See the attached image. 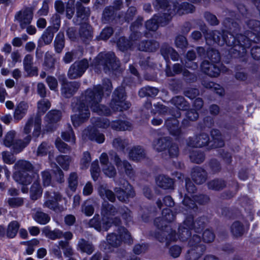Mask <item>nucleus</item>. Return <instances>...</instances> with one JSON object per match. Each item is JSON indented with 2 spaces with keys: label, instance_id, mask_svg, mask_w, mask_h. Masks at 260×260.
<instances>
[{
  "label": "nucleus",
  "instance_id": "obj_1",
  "mask_svg": "<svg viewBox=\"0 0 260 260\" xmlns=\"http://www.w3.org/2000/svg\"><path fill=\"white\" fill-rule=\"evenodd\" d=\"M104 89L109 92L112 89L111 83L108 79L103 80V86L97 85L88 88L79 99H73L72 107L75 114L71 117V119L74 126H79L88 119L90 115L89 106L92 111L100 115L111 114L110 109L100 104L103 99Z\"/></svg>",
  "mask_w": 260,
  "mask_h": 260
},
{
  "label": "nucleus",
  "instance_id": "obj_2",
  "mask_svg": "<svg viewBox=\"0 0 260 260\" xmlns=\"http://www.w3.org/2000/svg\"><path fill=\"white\" fill-rule=\"evenodd\" d=\"M154 7L160 11L159 15H155L153 17L146 22V28L151 31H155L158 27V24L165 25L171 20L175 14L179 15L192 13L194 7L187 3L181 4L167 0H155L153 4Z\"/></svg>",
  "mask_w": 260,
  "mask_h": 260
},
{
  "label": "nucleus",
  "instance_id": "obj_3",
  "mask_svg": "<svg viewBox=\"0 0 260 260\" xmlns=\"http://www.w3.org/2000/svg\"><path fill=\"white\" fill-rule=\"evenodd\" d=\"M92 67L95 72L103 70L105 73L111 70H116L119 67V61L116 60L113 52L100 53L94 59Z\"/></svg>",
  "mask_w": 260,
  "mask_h": 260
},
{
  "label": "nucleus",
  "instance_id": "obj_4",
  "mask_svg": "<svg viewBox=\"0 0 260 260\" xmlns=\"http://www.w3.org/2000/svg\"><path fill=\"white\" fill-rule=\"evenodd\" d=\"M142 18L138 17L137 20L132 25L131 27L132 34L130 36L129 40L123 37L119 39L117 43V46L121 51H124L137 44V42L141 37V34L138 31V29L142 27Z\"/></svg>",
  "mask_w": 260,
  "mask_h": 260
},
{
  "label": "nucleus",
  "instance_id": "obj_5",
  "mask_svg": "<svg viewBox=\"0 0 260 260\" xmlns=\"http://www.w3.org/2000/svg\"><path fill=\"white\" fill-rule=\"evenodd\" d=\"M175 219V215L172 211L168 208L164 209L162 212V217L157 218L154 220V224L156 227L160 231L155 234V237L159 235L160 237H165L170 233L171 229L169 223L173 221Z\"/></svg>",
  "mask_w": 260,
  "mask_h": 260
},
{
  "label": "nucleus",
  "instance_id": "obj_6",
  "mask_svg": "<svg viewBox=\"0 0 260 260\" xmlns=\"http://www.w3.org/2000/svg\"><path fill=\"white\" fill-rule=\"evenodd\" d=\"M201 242V238L197 234H194L189 239V249L185 255V260H198L201 257L204 249V246Z\"/></svg>",
  "mask_w": 260,
  "mask_h": 260
},
{
  "label": "nucleus",
  "instance_id": "obj_7",
  "mask_svg": "<svg viewBox=\"0 0 260 260\" xmlns=\"http://www.w3.org/2000/svg\"><path fill=\"white\" fill-rule=\"evenodd\" d=\"M117 213V211L112 205L108 203L103 205L102 211L103 216L102 227L105 231H107L112 224L118 225L120 222L119 218L113 217Z\"/></svg>",
  "mask_w": 260,
  "mask_h": 260
},
{
  "label": "nucleus",
  "instance_id": "obj_8",
  "mask_svg": "<svg viewBox=\"0 0 260 260\" xmlns=\"http://www.w3.org/2000/svg\"><path fill=\"white\" fill-rule=\"evenodd\" d=\"M130 106V103L125 101V92L123 87L116 88L110 104V108L113 111H123L128 109Z\"/></svg>",
  "mask_w": 260,
  "mask_h": 260
},
{
  "label": "nucleus",
  "instance_id": "obj_9",
  "mask_svg": "<svg viewBox=\"0 0 260 260\" xmlns=\"http://www.w3.org/2000/svg\"><path fill=\"white\" fill-rule=\"evenodd\" d=\"M118 233L119 237L114 233L109 234L107 236V241L110 246L112 247H117L121 245L122 241L129 244L132 243L131 235L125 228H118Z\"/></svg>",
  "mask_w": 260,
  "mask_h": 260
},
{
  "label": "nucleus",
  "instance_id": "obj_10",
  "mask_svg": "<svg viewBox=\"0 0 260 260\" xmlns=\"http://www.w3.org/2000/svg\"><path fill=\"white\" fill-rule=\"evenodd\" d=\"M190 229H191V228H189L183 223L182 225L179 228V235H176L175 232L172 230V229H170V233L167 236L160 237L158 235L156 236V239L160 242L166 241L167 245L169 242L176 241L178 239L184 241L188 239L191 235V233L189 231Z\"/></svg>",
  "mask_w": 260,
  "mask_h": 260
},
{
  "label": "nucleus",
  "instance_id": "obj_11",
  "mask_svg": "<svg viewBox=\"0 0 260 260\" xmlns=\"http://www.w3.org/2000/svg\"><path fill=\"white\" fill-rule=\"evenodd\" d=\"M196 190V187L191 181V180L187 178L185 179V190L181 191V196H184V199L183 201V205L185 207V210L189 209L193 210L197 208V205L193 200L191 199L194 197L192 194Z\"/></svg>",
  "mask_w": 260,
  "mask_h": 260
},
{
  "label": "nucleus",
  "instance_id": "obj_12",
  "mask_svg": "<svg viewBox=\"0 0 260 260\" xmlns=\"http://www.w3.org/2000/svg\"><path fill=\"white\" fill-rule=\"evenodd\" d=\"M44 208H47L54 211H60L58 202L62 199L61 195L58 192L46 191L44 193Z\"/></svg>",
  "mask_w": 260,
  "mask_h": 260
},
{
  "label": "nucleus",
  "instance_id": "obj_13",
  "mask_svg": "<svg viewBox=\"0 0 260 260\" xmlns=\"http://www.w3.org/2000/svg\"><path fill=\"white\" fill-rule=\"evenodd\" d=\"M89 67L87 59L75 62L70 68L68 76L70 79H74L80 77Z\"/></svg>",
  "mask_w": 260,
  "mask_h": 260
},
{
  "label": "nucleus",
  "instance_id": "obj_14",
  "mask_svg": "<svg viewBox=\"0 0 260 260\" xmlns=\"http://www.w3.org/2000/svg\"><path fill=\"white\" fill-rule=\"evenodd\" d=\"M33 18V11L31 8H27L17 12L15 19L18 21L22 29H24L29 24Z\"/></svg>",
  "mask_w": 260,
  "mask_h": 260
},
{
  "label": "nucleus",
  "instance_id": "obj_15",
  "mask_svg": "<svg viewBox=\"0 0 260 260\" xmlns=\"http://www.w3.org/2000/svg\"><path fill=\"white\" fill-rule=\"evenodd\" d=\"M114 161L118 171H124L125 174L130 178L135 177V171L127 160H122L119 156L116 154L114 156Z\"/></svg>",
  "mask_w": 260,
  "mask_h": 260
},
{
  "label": "nucleus",
  "instance_id": "obj_16",
  "mask_svg": "<svg viewBox=\"0 0 260 260\" xmlns=\"http://www.w3.org/2000/svg\"><path fill=\"white\" fill-rule=\"evenodd\" d=\"M207 44L213 45L215 43L223 46L226 43V37L218 31H210L205 35Z\"/></svg>",
  "mask_w": 260,
  "mask_h": 260
},
{
  "label": "nucleus",
  "instance_id": "obj_17",
  "mask_svg": "<svg viewBox=\"0 0 260 260\" xmlns=\"http://www.w3.org/2000/svg\"><path fill=\"white\" fill-rule=\"evenodd\" d=\"M206 221L207 219L205 217H200L193 220L192 216H189L186 218L184 224L195 232L199 233L204 228Z\"/></svg>",
  "mask_w": 260,
  "mask_h": 260
},
{
  "label": "nucleus",
  "instance_id": "obj_18",
  "mask_svg": "<svg viewBox=\"0 0 260 260\" xmlns=\"http://www.w3.org/2000/svg\"><path fill=\"white\" fill-rule=\"evenodd\" d=\"M80 83L77 82H68L66 79L62 81L61 92L65 98H70L77 91Z\"/></svg>",
  "mask_w": 260,
  "mask_h": 260
},
{
  "label": "nucleus",
  "instance_id": "obj_19",
  "mask_svg": "<svg viewBox=\"0 0 260 260\" xmlns=\"http://www.w3.org/2000/svg\"><path fill=\"white\" fill-rule=\"evenodd\" d=\"M181 115L180 112L175 115V118L168 119L166 121V125L170 134L174 136L178 137L181 134V130L179 127V121L176 118L179 117Z\"/></svg>",
  "mask_w": 260,
  "mask_h": 260
},
{
  "label": "nucleus",
  "instance_id": "obj_20",
  "mask_svg": "<svg viewBox=\"0 0 260 260\" xmlns=\"http://www.w3.org/2000/svg\"><path fill=\"white\" fill-rule=\"evenodd\" d=\"M114 191L117 198L121 202H125L129 197H133L135 196L133 187L127 182H126L124 189L115 188Z\"/></svg>",
  "mask_w": 260,
  "mask_h": 260
},
{
  "label": "nucleus",
  "instance_id": "obj_21",
  "mask_svg": "<svg viewBox=\"0 0 260 260\" xmlns=\"http://www.w3.org/2000/svg\"><path fill=\"white\" fill-rule=\"evenodd\" d=\"M83 137L85 139L95 141L99 143H102L105 141V136L98 132L94 128H87L83 132Z\"/></svg>",
  "mask_w": 260,
  "mask_h": 260
},
{
  "label": "nucleus",
  "instance_id": "obj_22",
  "mask_svg": "<svg viewBox=\"0 0 260 260\" xmlns=\"http://www.w3.org/2000/svg\"><path fill=\"white\" fill-rule=\"evenodd\" d=\"M202 71L211 77H217L220 73V69L216 64L205 60L201 64Z\"/></svg>",
  "mask_w": 260,
  "mask_h": 260
},
{
  "label": "nucleus",
  "instance_id": "obj_23",
  "mask_svg": "<svg viewBox=\"0 0 260 260\" xmlns=\"http://www.w3.org/2000/svg\"><path fill=\"white\" fill-rule=\"evenodd\" d=\"M209 141V136L206 133H202L190 139L188 145L192 147H202L206 146Z\"/></svg>",
  "mask_w": 260,
  "mask_h": 260
},
{
  "label": "nucleus",
  "instance_id": "obj_24",
  "mask_svg": "<svg viewBox=\"0 0 260 260\" xmlns=\"http://www.w3.org/2000/svg\"><path fill=\"white\" fill-rule=\"evenodd\" d=\"M191 178L195 183L201 184L206 181L207 173L203 169L197 167L192 169Z\"/></svg>",
  "mask_w": 260,
  "mask_h": 260
},
{
  "label": "nucleus",
  "instance_id": "obj_25",
  "mask_svg": "<svg viewBox=\"0 0 260 260\" xmlns=\"http://www.w3.org/2000/svg\"><path fill=\"white\" fill-rule=\"evenodd\" d=\"M24 69L30 76L38 75V69L33 66V56L30 54H27L23 59Z\"/></svg>",
  "mask_w": 260,
  "mask_h": 260
},
{
  "label": "nucleus",
  "instance_id": "obj_26",
  "mask_svg": "<svg viewBox=\"0 0 260 260\" xmlns=\"http://www.w3.org/2000/svg\"><path fill=\"white\" fill-rule=\"evenodd\" d=\"M29 105L27 103L20 102L15 107L13 116L15 120H20L22 119L26 114Z\"/></svg>",
  "mask_w": 260,
  "mask_h": 260
},
{
  "label": "nucleus",
  "instance_id": "obj_27",
  "mask_svg": "<svg viewBox=\"0 0 260 260\" xmlns=\"http://www.w3.org/2000/svg\"><path fill=\"white\" fill-rule=\"evenodd\" d=\"M77 249L81 252L90 255L93 252L94 248L91 242L81 238L78 241Z\"/></svg>",
  "mask_w": 260,
  "mask_h": 260
},
{
  "label": "nucleus",
  "instance_id": "obj_28",
  "mask_svg": "<svg viewBox=\"0 0 260 260\" xmlns=\"http://www.w3.org/2000/svg\"><path fill=\"white\" fill-rule=\"evenodd\" d=\"M144 150L139 146L133 147L129 152V158L135 161H140L145 158Z\"/></svg>",
  "mask_w": 260,
  "mask_h": 260
},
{
  "label": "nucleus",
  "instance_id": "obj_29",
  "mask_svg": "<svg viewBox=\"0 0 260 260\" xmlns=\"http://www.w3.org/2000/svg\"><path fill=\"white\" fill-rule=\"evenodd\" d=\"M13 177L17 182L22 185L26 186L32 181L31 177L27 172H15Z\"/></svg>",
  "mask_w": 260,
  "mask_h": 260
},
{
  "label": "nucleus",
  "instance_id": "obj_30",
  "mask_svg": "<svg viewBox=\"0 0 260 260\" xmlns=\"http://www.w3.org/2000/svg\"><path fill=\"white\" fill-rule=\"evenodd\" d=\"M170 144V139L168 137H163L154 140L152 146L156 151L160 152L166 149Z\"/></svg>",
  "mask_w": 260,
  "mask_h": 260
},
{
  "label": "nucleus",
  "instance_id": "obj_31",
  "mask_svg": "<svg viewBox=\"0 0 260 260\" xmlns=\"http://www.w3.org/2000/svg\"><path fill=\"white\" fill-rule=\"evenodd\" d=\"M31 139L30 135H27L23 139H18L15 141L12 148L15 153L21 152L30 143Z\"/></svg>",
  "mask_w": 260,
  "mask_h": 260
},
{
  "label": "nucleus",
  "instance_id": "obj_32",
  "mask_svg": "<svg viewBox=\"0 0 260 260\" xmlns=\"http://www.w3.org/2000/svg\"><path fill=\"white\" fill-rule=\"evenodd\" d=\"M42 233L48 238L54 240L62 238V231L59 229L51 230L49 226H45L42 230Z\"/></svg>",
  "mask_w": 260,
  "mask_h": 260
},
{
  "label": "nucleus",
  "instance_id": "obj_33",
  "mask_svg": "<svg viewBox=\"0 0 260 260\" xmlns=\"http://www.w3.org/2000/svg\"><path fill=\"white\" fill-rule=\"evenodd\" d=\"M182 72L184 76H187L189 74V72L186 70H183L182 66L179 63L174 64L172 70L170 67H168L166 70V74L169 77L173 76Z\"/></svg>",
  "mask_w": 260,
  "mask_h": 260
},
{
  "label": "nucleus",
  "instance_id": "obj_34",
  "mask_svg": "<svg viewBox=\"0 0 260 260\" xmlns=\"http://www.w3.org/2000/svg\"><path fill=\"white\" fill-rule=\"evenodd\" d=\"M16 171L15 172L25 173L30 172L33 169L32 165L26 160H19L14 166Z\"/></svg>",
  "mask_w": 260,
  "mask_h": 260
},
{
  "label": "nucleus",
  "instance_id": "obj_35",
  "mask_svg": "<svg viewBox=\"0 0 260 260\" xmlns=\"http://www.w3.org/2000/svg\"><path fill=\"white\" fill-rule=\"evenodd\" d=\"M42 189L38 181L33 183L30 189V198L33 201H36L40 198L42 194Z\"/></svg>",
  "mask_w": 260,
  "mask_h": 260
},
{
  "label": "nucleus",
  "instance_id": "obj_36",
  "mask_svg": "<svg viewBox=\"0 0 260 260\" xmlns=\"http://www.w3.org/2000/svg\"><path fill=\"white\" fill-rule=\"evenodd\" d=\"M248 228V225H241L239 222H235L231 226V232L234 236L239 237L247 231Z\"/></svg>",
  "mask_w": 260,
  "mask_h": 260
},
{
  "label": "nucleus",
  "instance_id": "obj_37",
  "mask_svg": "<svg viewBox=\"0 0 260 260\" xmlns=\"http://www.w3.org/2000/svg\"><path fill=\"white\" fill-rule=\"evenodd\" d=\"M156 182L158 186L164 189L170 188L173 185V180L164 175L158 176L156 179Z\"/></svg>",
  "mask_w": 260,
  "mask_h": 260
},
{
  "label": "nucleus",
  "instance_id": "obj_38",
  "mask_svg": "<svg viewBox=\"0 0 260 260\" xmlns=\"http://www.w3.org/2000/svg\"><path fill=\"white\" fill-rule=\"evenodd\" d=\"M161 53L165 59H169L171 58L173 60H176L178 58V53L172 47L166 46L161 49Z\"/></svg>",
  "mask_w": 260,
  "mask_h": 260
},
{
  "label": "nucleus",
  "instance_id": "obj_39",
  "mask_svg": "<svg viewBox=\"0 0 260 260\" xmlns=\"http://www.w3.org/2000/svg\"><path fill=\"white\" fill-rule=\"evenodd\" d=\"M128 145V141L121 137L115 138L112 141L113 147L118 151H124Z\"/></svg>",
  "mask_w": 260,
  "mask_h": 260
},
{
  "label": "nucleus",
  "instance_id": "obj_40",
  "mask_svg": "<svg viewBox=\"0 0 260 260\" xmlns=\"http://www.w3.org/2000/svg\"><path fill=\"white\" fill-rule=\"evenodd\" d=\"M33 218L36 222L41 224H46L50 220L49 215L41 210L37 211L33 215Z\"/></svg>",
  "mask_w": 260,
  "mask_h": 260
},
{
  "label": "nucleus",
  "instance_id": "obj_41",
  "mask_svg": "<svg viewBox=\"0 0 260 260\" xmlns=\"http://www.w3.org/2000/svg\"><path fill=\"white\" fill-rule=\"evenodd\" d=\"M208 188L214 190H220L226 186V182L221 179H215L207 183Z\"/></svg>",
  "mask_w": 260,
  "mask_h": 260
},
{
  "label": "nucleus",
  "instance_id": "obj_42",
  "mask_svg": "<svg viewBox=\"0 0 260 260\" xmlns=\"http://www.w3.org/2000/svg\"><path fill=\"white\" fill-rule=\"evenodd\" d=\"M54 45L56 52L60 53L64 47V36L62 32H59L56 35Z\"/></svg>",
  "mask_w": 260,
  "mask_h": 260
},
{
  "label": "nucleus",
  "instance_id": "obj_43",
  "mask_svg": "<svg viewBox=\"0 0 260 260\" xmlns=\"http://www.w3.org/2000/svg\"><path fill=\"white\" fill-rule=\"evenodd\" d=\"M76 14L78 17L84 19L89 16L90 10L89 8L84 7L80 2L76 4Z\"/></svg>",
  "mask_w": 260,
  "mask_h": 260
},
{
  "label": "nucleus",
  "instance_id": "obj_44",
  "mask_svg": "<svg viewBox=\"0 0 260 260\" xmlns=\"http://www.w3.org/2000/svg\"><path fill=\"white\" fill-rule=\"evenodd\" d=\"M20 224L17 221L11 222L7 228L6 235L9 238L15 237L18 232Z\"/></svg>",
  "mask_w": 260,
  "mask_h": 260
},
{
  "label": "nucleus",
  "instance_id": "obj_45",
  "mask_svg": "<svg viewBox=\"0 0 260 260\" xmlns=\"http://www.w3.org/2000/svg\"><path fill=\"white\" fill-rule=\"evenodd\" d=\"M99 193L101 197L104 200L107 199L112 202H114L115 200L114 193L106 187L101 186L99 189Z\"/></svg>",
  "mask_w": 260,
  "mask_h": 260
},
{
  "label": "nucleus",
  "instance_id": "obj_46",
  "mask_svg": "<svg viewBox=\"0 0 260 260\" xmlns=\"http://www.w3.org/2000/svg\"><path fill=\"white\" fill-rule=\"evenodd\" d=\"M172 103L178 109L185 110L188 105L182 96H176L172 99Z\"/></svg>",
  "mask_w": 260,
  "mask_h": 260
},
{
  "label": "nucleus",
  "instance_id": "obj_47",
  "mask_svg": "<svg viewBox=\"0 0 260 260\" xmlns=\"http://www.w3.org/2000/svg\"><path fill=\"white\" fill-rule=\"evenodd\" d=\"M202 85L206 88L213 89L217 94L222 95L224 92L223 89L218 84L206 80L202 82Z\"/></svg>",
  "mask_w": 260,
  "mask_h": 260
},
{
  "label": "nucleus",
  "instance_id": "obj_48",
  "mask_svg": "<svg viewBox=\"0 0 260 260\" xmlns=\"http://www.w3.org/2000/svg\"><path fill=\"white\" fill-rule=\"evenodd\" d=\"M61 118V113L59 111L51 110L49 112L45 117V120L50 123L58 121Z\"/></svg>",
  "mask_w": 260,
  "mask_h": 260
},
{
  "label": "nucleus",
  "instance_id": "obj_49",
  "mask_svg": "<svg viewBox=\"0 0 260 260\" xmlns=\"http://www.w3.org/2000/svg\"><path fill=\"white\" fill-rule=\"evenodd\" d=\"M54 30L51 27H47L43 32L41 39L45 45L50 44L53 38Z\"/></svg>",
  "mask_w": 260,
  "mask_h": 260
},
{
  "label": "nucleus",
  "instance_id": "obj_50",
  "mask_svg": "<svg viewBox=\"0 0 260 260\" xmlns=\"http://www.w3.org/2000/svg\"><path fill=\"white\" fill-rule=\"evenodd\" d=\"M51 104L47 99H43L38 102V114L37 116L41 117L48 109L50 108Z\"/></svg>",
  "mask_w": 260,
  "mask_h": 260
},
{
  "label": "nucleus",
  "instance_id": "obj_51",
  "mask_svg": "<svg viewBox=\"0 0 260 260\" xmlns=\"http://www.w3.org/2000/svg\"><path fill=\"white\" fill-rule=\"evenodd\" d=\"M158 90L157 88L149 86L142 88L139 92V95L141 97L145 96H155L158 93Z\"/></svg>",
  "mask_w": 260,
  "mask_h": 260
},
{
  "label": "nucleus",
  "instance_id": "obj_52",
  "mask_svg": "<svg viewBox=\"0 0 260 260\" xmlns=\"http://www.w3.org/2000/svg\"><path fill=\"white\" fill-rule=\"evenodd\" d=\"M56 161L63 170H67L71 161V158L68 155H61L56 158Z\"/></svg>",
  "mask_w": 260,
  "mask_h": 260
},
{
  "label": "nucleus",
  "instance_id": "obj_53",
  "mask_svg": "<svg viewBox=\"0 0 260 260\" xmlns=\"http://www.w3.org/2000/svg\"><path fill=\"white\" fill-rule=\"evenodd\" d=\"M58 244L62 249L63 254L66 256L69 257L73 255V248L69 245L68 242L61 240L58 242Z\"/></svg>",
  "mask_w": 260,
  "mask_h": 260
},
{
  "label": "nucleus",
  "instance_id": "obj_54",
  "mask_svg": "<svg viewBox=\"0 0 260 260\" xmlns=\"http://www.w3.org/2000/svg\"><path fill=\"white\" fill-rule=\"evenodd\" d=\"M81 211L86 216H91L94 211V208L89 201H86L81 206Z\"/></svg>",
  "mask_w": 260,
  "mask_h": 260
},
{
  "label": "nucleus",
  "instance_id": "obj_55",
  "mask_svg": "<svg viewBox=\"0 0 260 260\" xmlns=\"http://www.w3.org/2000/svg\"><path fill=\"white\" fill-rule=\"evenodd\" d=\"M16 134V133L14 131H10L8 132L4 140V145L8 147H12L15 141L14 138Z\"/></svg>",
  "mask_w": 260,
  "mask_h": 260
},
{
  "label": "nucleus",
  "instance_id": "obj_56",
  "mask_svg": "<svg viewBox=\"0 0 260 260\" xmlns=\"http://www.w3.org/2000/svg\"><path fill=\"white\" fill-rule=\"evenodd\" d=\"M190 158L191 161L197 163H202L205 159V156L203 153L200 151H193L190 155Z\"/></svg>",
  "mask_w": 260,
  "mask_h": 260
},
{
  "label": "nucleus",
  "instance_id": "obj_57",
  "mask_svg": "<svg viewBox=\"0 0 260 260\" xmlns=\"http://www.w3.org/2000/svg\"><path fill=\"white\" fill-rule=\"evenodd\" d=\"M91 160L90 154L88 151L83 153L82 158L80 160V168L82 170L87 169Z\"/></svg>",
  "mask_w": 260,
  "mask_h": 260
},
{
  "label": "nucleus",
  "instance_id": "obj_58",
  "mask_svg": "<svg viewBox=\"0 0 260 260\" xmlns=\"http://www.w3.org/2000/svg\"><path fill=\"white\" fill-rule=\"evenodd\" d=\"M41 181L44 187H48L52 184V176L49 171L41 172Z\"/></svg>",
  "mask_w": 260,
  "mask_h": 260
},
{
  "label": "nucleus",
  "instance_id": "obj_59",
  "mask_svg": "<svg viewBox=\"0 0 260 260\" xmlns=\"http://www.w3.org/2000/svg\"><path fill=\"white\" fill-rule=\"evenodd\" d=\"M79 33L83 38L89 39L91 37V28L90 25L87 24H83L80 29Z\"/></svg>",
  "mask_w": 260,
  "mask_h": 260
},
{
  "label": "nucleus",
  "instance_id": "obj_60",
  "mask_svg": "<svg viewBox=\"0 0 260 260\" xmlns=\"http://www.w3.org/2000/svg\"><path fill=\"white\" fill-rule=\"evenodd\" d=\"M90 173L92 179L94 181H96L98 179L100 173V169L98 160H95L92 162L90 168Z\"/></svg>",
  "mask_w": 260,
  "mask_h": 260
},
{
  "label": "nucleus",
  "instance_id": "obj_61",
  "mask_svg": "<svg viewBox=\"0 0 260 260\" xmlns=\"http://www.w3.org/2000/svg\"><path fill=\"white\" fill-rule=\"evenodd\" d=\"M69 187L73 191H75L78 185V176L76 173H71L68 178Z\"/></svg>",
  "mask_w": 260,
  "mask_h": 260
},
{
  "label": "nucleus",
  "instance_id": "obj_62",
  "mask_svg": "<svg viewBox=\"0 0 260 260\" xmlns=\"http://www.w3.org/2000/svg\"><path fill=\"white\" fill-rule=\"evenodd\" d=\"M146 46L140 47V50L143 51L152 52L156 50L158 48V43L155 41H150L145 42Z\"/></svg>",
  "mask_w": 260,
  "mask_h": 260
},
{
  "label": "nucleus",
  "instance_id": "obj_63",
  "mask_svg": "<svg viewBox=\"0 0 260 260\" xmlns=\"http://www.w3.org/2000/svg\"><path fill=\"white\" fill-rule=\"evenodd\" d=\"M7 203L12 208H17L21 206L24 204V199L22 198H10Z\"/></svg>",
  "mask_w": 260,
  "mask_h": 260
},
{
  "label": "nucleus",
  "instance_id": "obj_64",
  "mask_svg": "<svg viewBox=\"0 0 260 260\" xmlns=\"http://www.w3.org/2000/svg\"><path fill=\"white\" fill-rule=\"evenodd\" d=\"M202 238L204 242L209 243L214 241L215 235L212 231L206 229L202 234Z\"/></svg>",
  "mask_w": 260,
  "mask_h": 260
}]
</instances>
